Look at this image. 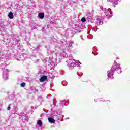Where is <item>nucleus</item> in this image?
<instances>
[{
  "label": "nucleus",
  "mask_w": 130,
  "mask_h": 130,
  "mask_svg": "<svg viewBox=\"0 0 130 130\" xmlns=\"http://www.w3.org/2000/svg\"><path fill=\"white\" fill-rule=\"evenodd\" d=\"M47 80V76H42L40 79V81L42 83L43 82H45Z\"/></svg>",
  "instance_id": "1"
},
{
  "label": "nucleus",
  "mask_w": 130,
  "mask_h": 130,
  "mask_svg": "<svg viewBox=\"0 0 130 130\" xmlns=\"http://www.w3.org/2000/svg\"><path fill=\"white\" fill-rule=\"evenodd\" d=\"M8 16L9 19H14V14L12 11L9 13Z\"/></svg>",
  "instance_id": "2"
},
{
  "label": "nucleus",
  "mask_w": 130,
  "mask_h": 130,
  "mask_svg": "<svg viewBox=\"0 0 130 130\" xmlns=\"http://www.w3.org/2000/svg\"><path fill=\"white\" fill-rule=\"evenodd\" d=\"M48 120L49 122H50L51 123H54L55 122V120L52 118H48Z\"/></svg>",
  "instance_id": "3"
},
{
  "label": "nucleus",
  "mask_w": 130,
  "mask_h": 130,
  "mask_svg": "<svg viewBox=\"0 0 130 130\" xmlns=\"http://www.w3.org/2000/svg\"><path fill=\"white\" fill-rule=\"evenodd\" d=\"M38 17L40 19H43V18H44V13H39Z\"/></svg>",
  "instance_id": "4"
},
{
  "label": "nucleus",
  "mask_w": 130,
  "mask_h": 130,
  "mask_svg": "<svg viewBox=\"0 0 130 130\" xmlns=\"http://www.w3.org/2000/svg\"><path fill=\"white\" fill-rule=\"evenodd\" d=\"M37 124L40 127L42 126V121H41V120H38Z\"/></svg>",
  "instance_id": "5"
},
{
  "label": "nucleus",
  "mask_w": 130,
  "mask_h": 130,
  "mask_svg": "<svg viewBox=\"0 0 130 130\" xmlns=\"http://www.w3.org/2000/svg\"><path fill=\"white\" fill-rule=\"evenodd\" d=\"M26 86V83L23 82L21 84V87H22V88H24V87H25Z\"/></svg>",
  "instance_id": "6"
},
{
  "label": "nucleus",
  "mask_w": 130,
  "mask_h": 130,
  "mask_svg": "<svg viewBox=\"0 0 130 130\" xmlns=\"http://www.w3.org/2000/svg\"><path fill=\"white\" fill-rule=\"evenodd\" d=\"M81 22H83V23L86 22V18L84 17H83L81 18Z\"/></svg>",
  "instance_id": "7"
},
{
  "label": "nucleus",
  "mask_w": 130,
  "mask_h": 130,
  "mask_svg": "<svg viewBox=\"0 0 130 130\" xmlns=\"http://www.w3.org/2000/svg\"><path fill=\"white\" fill-rule=\"evenodd\" d=\"M8 110H10L11 109V106H9L8 108H7Z\"/></svg>",
  "instance_id": "8"
},
{
  "label": "nucleus",
  "mask_w": 130,
  "mask_h": 130,
  "mask_svg": "<svg viewBox=\"0 0 130 130\" xmlns=\"http://www.w3.org/2000/svg\"><path fill=\"white\" fill-rule=\"evenodd\" d=\"M108 77H109V78H111V76H110L109 74L108 75Z\"/></svg>",
  "instance_id": "9"
},
{
  "label": "nucleus",
  "mask_w": 130,
  "mask_h": 130,
  "mask_svg": "<svg viewBox=\"0 0 130 130\" xmlns=\"http://www.w3.org/2000/svg\"><path fill=\"white\" fill-rule=\"evenodd\" d=\"M69 67L71 69V66H69Z\"/></svg>",
  "instance_id": "10"
},
{
  "label": "nucleus",
  "mask_w": 130,
  "mask_h": 130,
  "mask_svg": "<svg viewBox=\"0 0 130 130\" xmlns=\"http://www.w3.org/2000/svg\"><path fill=\"white\" fill-rule=\"evenodd\" d=\"M71 69H73V67H72Z\"/></svg>",
  "instance_id": "11"
}]
</instances>
